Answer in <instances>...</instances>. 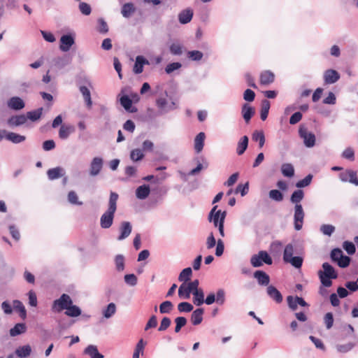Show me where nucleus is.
I'll return each mask as SVG.
<instances>
[{
	"mask_svg": "<svg viewBox=\"0 0 358 358\" xmlns=\"http://www.w3.org/2000/svg\"><path fill=\"white\" fill-rule=\"evenodd\" d=\"M124 280L126 284L129 286H136L137 285L138 279L134 274H127L124 277Z\"/></svg>",
	"mask_w": 358,
	"mask_h": 358,
	"instance_id": "obj_54",
	"label": "nucleus"
},
{
	"mask_svg": "<svg viewBox=\"0 0 358 358\" xmlns=\"http://www.w3.org/2000/svg\"><path fill=\"white\" fill-rule=\"evenodd\" d=\"M13 308L20 313V315L22 319L27 316L26 309L22 303L18 300L13 301Z\"/></svg>",
	"mask_w": 358,
	"mask_h": 358,
	"instance_id": "obj_44",
	"label": "nucleus"
},
{
	"mask_svg": "<svg viewBox=\"0 0 358 358\" xmlns=\"http://www.w3.org/2000/svg\"><path fill=\"white\" fill-rule=\"evenodd\" d=\"M269 109H270V102L266 99L263 100L262 103L261 113H260L261 119L263 121H264L267 118L268 112H269Z\"/></svg>",
	"mask_w": 358,
	"mask_h": 358,
	"instance_id": "obj_42",
	"label": "nucleus"
},
{
	"mask_svg": "<svg viewBox=\"0 0 358 358\" xmlns=\"http://www.w3.org/2000/svg\"><path fill=\"white\" fill-rule=\"evenodd\" d=\"M170 52L174 55H180L182 53V47L178 43H172L170 46Z\"/></svg>",
	"mask_w": 358,
	"mask_h": 358,
	"instance_id": "obj_55",
	"label": "nucleus"
},
{
	"mask_svg": "<svg viewBox=\"0 0 358 358\" xmlns=\"http://www.w3.org/2000/svg\"><path fill=\"white\" fill-rule=\"evenodd\" d=\"M295 253L294 246L292 244H287L283 252V261L286 263L290 264L292 266L296 268L301 267L303 264V258L299 256L294 257Z\"/></svg>",
	"mask_w": 358,
	"mask_h": 358,
	"instance_id": "obj_3",
	"label": "nucleus"
},
{
	"mask_svg": "<svg viewBox=\"0 0 358 358\" xmlns=\"http://www.w3.org/2000/svg\"><path fill=\"white\" fill-rule=\"evenodd\" d=\"M205 137V134L203 132H200L194 138V149L197 153H199L203 150Z\"/></svg>",
	"mask_w": 358,
	"mask_h": 358,
	"instance_id": "obj_24",
	"label": "nucleus"
},
{
	"mask_svg": "<svg viewBox=\"0 0 358 358\" xmlns=\"http://www.w3.org/2000/svg\"><path fill=\"white\" fill-rule=\"evenodd\" d=\"M173 308V305L170 301H165L159 306V312L162 314L170 313Z\"/></svg>",
	"mask_w": 358,
	"mask_h": 358,
	"instance_id": "obj_47",
	"label": "nucleus"
},
{
	"mask_svg": "<svg viewBox=\"0 0 358 358\" xmlns=\"http://www.w3.org/2000/svg\"><path fill=\"white\" fill-rule=\"evenodd\" d=\"M269 197L275 201H281L283 199L282 194L278 189H272L269 192Z\"/></svg>",
	"mask_w": 358,
	"mask_h": 358,
	"instance_id": "obj_57",
	"label": "nucleus"
},
{
	"mask_svg": "<svg viewBox=\"0 0 358 358\" xmlns=\"http://www.w3.org/2000/svg\"><path fill=\"white\" fill-rule=\"evenodd\" d=\"M145 345L146 343H145L142 338L138 341L136 345L134 352L133 354V358H139L140 354H143V350Z\"/></svg>",
	"mask_w": 358,
	"mask_h": 358,
	"instance_id": "obj_45",
	"label": "nucleus"
},
{
	"mask_svg": "<svg viewBox=\"0 0 358 358\" xmlns=\"http://www.w3.org/2000/svg\"><path fill=\"white\" fill-rule=\"evenodd\" d=\"M249 190V184L248 182L245 183L244 185L239 184L236 189H235V193H240L242 196L246 195Z\"/></svg>",
	"mask_w": 358,
	"mask_h": 358,
	"instance_id": "obj_58",
	"label": "nucleus"
},
{
	"mask_svg": "<svg viewBox=\"0 0 358 358\" xmlns=\"http://www.w3.org/2000/svg\"><path fill=\"white\" fill-rule=\"evenodd\" d=\"M273 261L267 252L262 250L258 254L253 255L250 259V263L254 267H260L265 263L271 265Z\"/></svg>",
	"mask_w": 358,
	"mask_h": 358,
	"instance_id": "obj_5",
	"label": "nucleus"
},
{
	"mask_svg": "<svg viewBox=\"0 0 358 358\" xmlns=\"http://www.w3.org/2000/svg\"><path fill=\"white\" fill-rule=\"evenodd\" d=\"M193 308V306L188 302H181L178 305V310L180 313H189Z\"/></svg>",
	"mask_w": 358,
	"mask_h": 358,
	"instance_id": "obj_52",
	"label": "nucleus"
},
{
	"mask_svg": "<svg viewBox=\"0 0 358 358\" xmlns=\"http://www.w3.org/2000/svg\"><path fill=\"white\" fill-rule=\"evenodd\" d=\"M6 138L13 143H20L25 140V136L14 132H8Z\"/></svg>",
	"mask_w": 358,
	"mask_h": 358,
	"instance_id": "obj_35",
	"label": "nucleus"
},
{
	"mask_svg": "<svg viewBox=\"0 0 358 358\" xmlns=\"http://www.w3.org/2000/svg\"><path fill=\"white\" fill-rule=\"evenodd\" d=\"M74 43L75 40L71 35H63L60 38L59 48L63 52H67Z\"/></svg>",
	"mask_w": 358,
	"mask_h": 358,
	"instance_id": "obj_11",
	"label": "nucleus"
},
{
	"mask_svg": "<svg viewBox=\"0 0 358 358\" xmlns=\"http://www.w3.org/2000/svg\"><path fill=\"white\" fill-rule=\"evenodd\" d=\"M192 10L190 9H185L178 14V20L181 24H185L189 22L192 20Z\"/></svg>",
	"mask_w": 358,
	"mask_h": 358,
	"instance_id": "obj_23",
	"label": "nucleus"
},
{
	"mask_svg": "<svg viewBox=\"0 0 358 358\" xmlns=\"http://www.w3.org/2000/svg\"><path fill=\"white\" fill-rule=\"evenodd\" d=\"M8 107L15 110H19L24 107L23 100L18 96H13L10 98L7 103Z\"/></svg>",
	"mask_w": 358,
	"mask_h": 358,
	"instance_id": "obj_15",
	"label": "nucleus"
},
{
	"mask_svg": "<svg viewBox=\"0 0 358 358\" xmlns=\"http://www.w3.org/2000/svg\"><path fill=\"white\" fill-rule=\"evenodd\" d=\"M312 179H313V176L311 174H308L303 179L299 180L296 182V186L298 188H302V187H307L310 184Z\"/></svg>",
	"mask_w": 358,
	"mask_h": 358,
	"instance_id": "obj_53",
	"label": "nucleus"
},
{
	"mask_svg": "<svg viewBox=\"0 0 358 358\" xmlns=\"http://www.w3.org/2000/svg\"><path fill=\"white\" fill-rule=\"evenodd\" d=\"M150 192V188L147 185H143L139 186L136 190V196L138 199H146Z\"/></svg>",
	"mask_w": 358,
	"mask_h": 358,
	"instance_id": "obj_22",
	"label": "nucleus"
},
{
	"mask_svg": "<svg viewBox=\"0 0 358 358\" xmlns=\"http://www.w3.org/2000/svg\"><path fill=\"white\" fill-rule=\"evenodd\" d=\"M320 231L324 235L330 236L335 231V227L331 224H322Z\"/></svg>",
	"mask_w": 358,
	"mask_h": 358,
	"instance_id": "obj_56",
	"label": "nucleus"
},
{
	"mask_svg": "<svg viewBox=\"0 0 358 358\" xmlns=\"http://www.w3.org/2000/svg\"><path fill=\"white\" fill-rule=\"evenodd\" d=\"M80 92L82 94L87 107L90 108L92 106V101L89 89L86 86H81L80 87Z\"/></svg>",
	"mask_w": 358,
	"mask_h": 358,
	"instance_id": "obj_33",
	"label": "nucleus"
},
{
	"mask_svg": "<svg viewBox=\"0 0 358 358\" xmlns=\"http://www.w3.org/2000/svg\"><path fill=\"white\" fill-rule=\"evenodd\" d=\"M215 301L220 304L222 305L225 302V291L223 289H219L217 291L215 295Z\"/></svg>",
	"mask_w": 358,
	"mask_h": 358,
	"instance_id": "obj_59",
	"label": "nucleus"
},
{
	"mask_svg": "<svg viewBox=\"0 0 358 358\" xmlns=\"http://www.w3.org/2000/svg\"><path fill=\"white\" fill-rule=\"evenodd\" d=\"M144 157L143 150L137 148L131 151L130 158L133 162H138L141 160Z\"/></svg>",
	"mask_w": 358,
	"mask_h": 358,
	"instance_id": "obj_49",
	"label": "nucleus"
},
{
	"mask_svg": "<svg viewBox=\"0 0 358 358\" xmlns=\"http://www.w3.org/2000/svg\"><path fill=\"white\" fill-rule=\"evenodd\" d=\"M43 108H40L37 110L29 111L27 113V119H29L31 121L38 120L42 115Z\"/></svg>",
	"mask_w": 358,
	"mask_h": 358,
	"instance_id": "obj_50",
	"label": "nucleus"
},
{
	"mask_svg": "<svg viewBox=\"0 0 358 358\" xmlns=\"http://www.w3.org/2000/svg\"><path fill=\"white\" fill-rule=\"evenodd\" d=\"M65 314L69 317H78L80 315L81 310L78 306L73 305L72 303L71 305L68 306V308L65 311Z\"/></svg>",
	"mask_w": 358,
	"mask_h": 358,
	"instance_id": "obj_37",
	"label": "nucleus"
},
{
	"mask_svg": "<svg viewBox=\"0 0 358 358\" xmlns=\"http://www.w3.org/2000/svg\"><path fill=\"white\" fill-rule=\"evenodd\" d=\"M131 224L129 222H123L121 224L120 231V235L117 238L119 241H122L127 238L131 232Z\"/></svg>",
	"mask_w": 358,
	"mask_h": 358,
	"instance_id": "obj_17",
	"label": "nucleus"
},
{
	"mask_svg": "<svg viewBox=\"0 0 358 358\" xmlns=\"http://www.w3.org/2000/svg\"><path fill=\"white\" fill-rule=\"evenodd\" d=\"M343 252L341 249L335 248L331 252V258L332 261L337 262L343 256Z\"/></svg>",
	"mask_w": 358,
	"mask_h": 358,
	"instance_id": "obj_63",
	"label": "nucleus"
},
{
	"mask_svg": "<svg viewBox=\"0 0 358 358\" xmlns=\"http://www.w3.org/2000/svg\"><path fill=\"white\" fill-rule=\"evenodd\" d=\"M254 278L261 286H268L270 282L269 275L263 271H256L254 273Z\"/></svg>",
	"mask_w": 358,
	"mask_h": 358,
	"instance_id": "obj_14",
	"label": "nucleus"
},
{
	"mask_svg": "<svg viewBox=\"0 0 358 358\" xmlns=\"http://www.w3.org/2000/svg\"><path fill=\"white\" fill-rule=\"evenodd\" d=\"M167 96L168 94L165 92L164 94H162L156 99V106L161 114L166 113L177 108L176 102L171 98L167 99Z\"/></svg>",
	"mask_w": 358,
	"mask_h": 358,
	"instance_id": "obj_4",
	"label": "nucleus"
},
{
	"mask_svg": "<svg viewBox=\"0 0 358 358\" xmlns=\"http://www.w3.org/2000/svg\"><path fill=\"white\" fill-rule=\"evenodd\" d=\"M27 122L24 115H14L8 120V124L11 127H17L24 124Z\"/></svg>",
	"mask_w": 358,
	"mask_h": 358,
	"instance_id": "obj_20",
	"label": "nucleus"
},
{
	"mask_svg": "<svg viewBox=\"0 0 358 358\" xmlns=\"http://www.w3.org/2000/svg\"><path fill=\"white\" fill-rule=\"evenodd\" d=\"M145 64H148V62L143 56H137L134 66V72L136 74L142 73Z\"/></svg>",
	"mask_w": 358,
	"mask_h": 358,
	"instance_id": "obj_25",
	"label": "nucleus"
},
{
	"mask_svg": "<svg viewBox=\"0 0 358 358\" xmlns=\"http://www.w3.org/2000/svg\"><path fill=\"white\" fill-rule=\"evenodd\" d=\"M193 302L196 306H201L204 303V294L202 289L194 292L193 294Z\"/></svg>",
	"mask_w": 358,
	"mask_h": 358,
	"instance_id": "obj_38",
	"label": "nucleus"
},
{
	"mask_svg": "<svg viewBox=\"0 0 358 358\" xmlns=\"http://www.w3.org/2000/svg\"><path fill=\"white\" fill-rule=\"evenodd\" d=\"M248 145V138L246 136H243L238 143L236 152L238 155H243Z\"/></svg>",
	"mask_w": 358,
	"mask_h": 358,
	"instance_id": "obj_31",
	"label": "nucleus"
},
{
	"mask_svg": "<svg viewBox=\"0 0 358 358\" xmlns=\"http://www.w3.org/2000/svg\"><path fill=\"white\" fill-rule=\"evenodd\" d=\"M217 206H215L209 213L208 215V220L212 222L215 227H217L218 224H220V220L223 215L225 213L227 215L226 211H222L221 210H217Z\"/></svg>",
	"mask_w": 358,
	"mask_h": 358,
	"instance_id": "obj_10",
	"label": "nucleus"
},
{
	"mask_svg": "<svg viewBox=\"0 0 358 358\" xmlns=\"http://www.w3.org/2000/svg\"><path fill=\"white\" fill-rule=\"evenodd\" d=\"M192 275V270L190 267L184 268L179 274L178 280L182 283L187 282Z\"/></svg>",
	"mask_w": 358,
	"mask_h": 358,
	"instance_id": "obj_34",
	"label": "nucleus"
},
{
	"mask_svg": "<svg viewBox=\"0 0 358 358\" xmlns=\"http://www.w3.org/2000/svg\"><path fill=\"white\" fill-rule=\"evenodd\" d=\"M79 10L81 12L82 14L85 15H89L91 12L92 9L90 6L85 3V2H80L79 4Z\"/></svg>",
	"mask_w": 358,
	"mask_h": 358,
	"instance_id": "obj_61",
	"label": "nucleus"
},
{
	"mask_svg": "<svg viewBox=\"0 0 358 358\" xmlns=\"http://www.w3.org/2000/svg\"><path fill=\"white\" fill-rule=\"evenodd\" d=\"M85 354L90 358H103V355L99 352L98 348L94 345H88L84 350Z\"/></svg>",
	"mask_w": 358,
	"mask_h": 358,
	"instance_id": "obj_26",
	"label": "nucleus"
},
{
	"mask_svg": "<svg viewBox=\"0 0 358 358\" xmlns=\"http://www.w3.org/2000/svg\"><path fill=\"white\" fill-rule=\"evenodd\" d=\"M287 301L288 306L292 310H295L297 308L298 305H300L301 306H308L307 303L303 300V299L299 296L294 297L292 296H288L287 297Z\"/></svg>",
	"mask_w": 358,
	"mask_h": 358,
	"instance_id": "obj_12",
	"label": "nucleus"
},
{
	"mask_svg": "<svg viewBox=\"0 0 358 358\" xmlns=\"http://www.w3.org/2000/svg\"><path fill=\"white\" fill-rule=\"evenodd\" d=\"M266 292L268 296L276 303H280L282 301L281 293L273 285H268L266 288Z\"/></svg>",
	"mask_w": 358,
	"mask_h": 358,
	"instance_id": "obj_16",
	"label": "nucleus"
},
{
	"mask_svg": "<svg viewBox=\"0 0 358 358\" xmlns=\"http://www.w3.org/2000/svg\"><path fill=\"white\" fill-rule=\"evenodd\" d=\"M241 113L246 123H248L255 114V109L248 103H245L242 106Z\"/></svg>",
	"mask_w": 358,
	"mask_h": 358,
	"instance_id": "obj_18",
	"label": "nucleus"
},
{
	"mask_svg": "<svg viewBox=\"0 0 358 358\" xmlns=\"http://www.w3.org/2000/svg\"><path fill=\"white\" fill-rule=\"evenodd\" d=\"M65 174V171L62 167H56L50 169L48 171L47 175L50 180H55L62 177Z\"/></svg>",
	"mask_w": 358,
	"mask_h": 358,
	"instance_id": "obj_21",
	"label": "nucleus"
},
{
	"mask_svg": "<svg viewBox=\"0 0 358 358\" xmlns=\"http://www.w3.org/2000/svg\"><path fill=\"white\" fill-rule=\"evenodd\" d=\"M188 57L193 61H199L203 57V53L199 50L189 51Z\"/></svg>",
	"mask_w": 358,
	"mask_h": 358,
	"instance_id": "obj_60",
	"label": "nucleus"
},
{
	"mask_svg": "<svg viewBox=\"0 0 358 358\" xmlns=\"http://www.w3.org/2000/svg\"><path fill=\"white\" fill-rule=\"evenodd\" d=\"M252 140L259 142V146L262 148L265 143V136L262 131H255L252 134Z\"/></svg>",
	"mask_w": 358,
	"mask_h": 358,
	"instance_id": "obj_46",
	"label": "nucleus"
},
{
	"mask_svg": "<svg viewBox=\"0 0 358 358\" xmlns=\"http://www.w3.org/2000/svg\"><path fill=\"white\" fill-rule=\"evenodd\" d=\"M118 196L117 193L113 192H110L108 208L100 218V225L101 228L108 229L113 224L114 215L117 209Z\"/></svg>",
	"mask_w": 358,
	"mask_h": 358,
	"instance_id": "obj_1",
	"label": "nucleus"
},
{
	"mask_svg": "<svg viewBox=\"0 0 358 358\" xmlns=\"http://www.w3.org/2000/svg\"><path fill=\"white\" fill-rule=\"evenodd\" d=\"M304 212L301 205H295L294 206V229L296 231H299L301 229L303 218H304Z\"/></svg>",
	"mask_w": 358,
	"mask_h": 358,
	"instance_id": "obj_8",
	"label": "nucleus"
},
{
	"mask_svg": "<svg viewBox=\"0 0 358 358\" xmlns=\"http://www.w3.org/2000/svg\"><path fill=\"white\" fill-rule=\"evenodd\" d=\"M191 294H192V290L187 282L182 283L179 287L178 296L180 299H188Z\"/></svg>",
	"mask_w": 358,
	"mask_h": 358,
	"instance_id": "obj_19",
	"label": "nucleus"
},
{
	"mask_svg": "<svg viewBox=\"0 0 358 358\" xmlns=\"http://www.w3.org/2000/svg\"><path fill=\"white\" fill-rule=\"evenodd\" d=\"M282 174L285 177L291 178L294 175V169L292 164L286 163L281 166Z\"/></svg>",
	"mask_w": 358,
	"mask_h": 358,
	"instance_id": "obj_36",
	"label": "nucleus"
},
{
	"mask_svg": "<svg viewBox=\"0 0 358 358\" xmlns=\"http://www.w3.org/2000/svg\"><path fill=\"white\" fill-rule=\"evenodd\" d=\"M135 10L132 3H126L122 7L121 13L124 17L129 18L135 12Z\"/></svg>",
	"mask_w": 358,
	"mask_h": 358,
	"instance_id": "obj_28",
	"label": "nucleus"
},
{
	"mask_svg": "<svg viewBox=\"0 0 358 358\" xmlns=\"http://www.w3.org/2000/svg\"><path fill=\"white\" fill-rule=\"evenodd\" d=\"M72 300L71 297L63 294L58 299L54 301L52 306V310L55 313H59L63 310H66L69 305H71Z\"/></svg>",
	"mask_w": 358,
	"mask_h": 358,
	"instance_id": "obj_6",
	"label": "nucleus"
},
{
	"mask_svg": "<svg viewBox=\"0 0 358 358\" xmlns=\"http://www.w3.org/2000/svg\"><path fill=\"white\" fill-rule=\"evenodd\" d=\"M26 331V326L23 323L16 324L13 328L10 330V335L11 336H16L24 333Z\"/></svg>",
	"mask_w": 358,
	"mask_h": 358,
	"instance_id": "obj_41",
	"label": "nucleus"
},
{
	"mask_svg": "<svg viewBox=\"0 0 358 358\" xmlns=\"http://www.w3.org/2000/svg\"><path fill=\"white\" fill-rule=\"evenodd\" d=\"M304 193L303 190L298 189L294 191L290 197V201L292 203H295V205H301L300 202L303 199Z\"/></svg>",
	"mask_w": 358,
	"mask_h": 358,
	"instance_id": "obj_39",
	"label": "nucleus"
},
{
	"mask_svg": "<svg viewBox=\"0 0 358 358\" xmlns=\"http://www.w3.org/2000/svg\"><path fill=\"white\" fill-rule=\"evenodd\" d=\"M175 332L178 333L180 329L187 324V319L185 317H178L175 319Z\"/></svg>",
	"mask_w": 358,
	"mask_h": 358,
	"instance_id": "obj_51",
	"label": "nucleus"
},
{
	"mask_svg": "<svg viewBox=\"0 0 358 358\" xmlns=\"http://www.w3.org/2000/svg\"><path fill=\"white\" fill-rule=\"evenodd\" d=\"M275 76L274 74L269 71H266L262 73L260 76V82L262 85H268L272 83L274 81Z\"/></svg>",
	"mask_w": 358,
	"mask_h": 358,
	"instance_id": "obj_29",
	"label": "nucleus"
},
{
	"mask_svg": "<svg viewBox=\"0 0 358 358\" xmlns=\"http://www.w3.org/2000/svg\"><path fill=\"white\" fill-rule=\"evenodd\" d=\"M116 313V306L114 303H110L106 308L102 310L103 316L106 319H109Z\"/></svg>",
	"mask_w": 358,
	"mask_h": 358,
	"instance_id": "obj_32",
	"label": "nucleus"
},
{
	"mask_svg": "<svg viewBox=\"0 0 358 358\" xmlns=\"http://www.w3.org/2000/svg\"><path fill=\"white\" fill-rule=\"evenodd\" d=\"M203 308H197L191 315V322L194 325H198L201 323L203 320Z\"/></svg>",
	"mask_w": 358,
	"mask_h": 358,
	"instance_id": "obj_27",
	"label": "nucleus"
},
{
	"mask_svg": "<svg viewBox=\"0 0 358 358\" xmlns=\"http://www.w3.org/2000/svg\"><path fill=\"white\" fill-rule=\"evenodd\" d=\"M115 268L117 271L124 269V257L122 255H117L115 257Z\"/></svg>",
	"mask_w": 358,
	"mask_h": 358,
	"instance_id": "obj_48",
	"label": "nucleus"
},
{
	"mask_svg": "<svg viewBox=\"0 0 358 358\" xmlns=\"http://www.w3.org/2000/svg\"><path fill=\"white\" fill-rule=\"evenodd\" d=\"M299 136L303 139V143L307 148H313L315 145V136L309 131L306 127L301 125L299 129Z\"/></svg>",
	"mask_w": 358,
	"mask_h": 358,
	"instance_id": "obj_7",
	"label": "nucleus"
},
{
	"mask_svg": "<svg viewBox=\"0 0 358 358\" xmlns=\"http://www.w3.org/2000/svg\"><path fill=\"white\" fill-rule=\"evenodd\" d=\"M73 131L74 128L72 126H62L59 131V136L61 138L66 139Z\"/></svg>",
	"mask_w": 358,
	"mask_h": 358,
	"instance_id": "obj_40",
	"label": "nucleus"
},
{
	"mask_svg": "<svg viewBox=\"0 0 358 358\" xmlns=\"http://www.w3.org/2000/svg\"><path fill=\"white\" fill-rule=\"evenodd\" d=\"M324 271H319L318 275L321 283L326 287H329L332 285L331 279H336L338 277L334 267L327 262L322 264Z\"/></svg>",
	"mask_w": 358,
	"mask_h": 358,
	"instance_id": "obj_2",
	"label": "nucleus"
},
{
	"mask_svg": "<svg viewBox=\"0 0 358 358\" xmlns=\"http://www.w3.org/2000/svg\"><path fill=\"white\" fill-rule=\"evenodd\" d=\"M31 348L29 345L19 347L15 350L16 355L20 358H25L30 355Z\"/></svg>",
	"mask_w": 358,
	"mask_h": 358,
	"instance_id": "obj_30",
	"label": "nucleus"
},
{
	"mask_svg": "<svg viewBox=\"0 0 358 358\" xmlns=\"http://www.w3.org/2000/svg\"><path fill=\"white\" fill-rule=\"evenodd\" d=\"M120 102L122 106L127 111L134 112L131 110L132 106V101L127 95H123L120 99Z\"/></svg>",
	"mask_w": 358,
	"mask_h": 358,
	"instance_id": "obj_43",
	"label": "nucleus"
},
{
	"mask_svg": "<svg viewBox=\"0 0 358 358\" xmlns=\"http://www.w3.org/2000/svg\"><path fill=\"white\" fill-rule=\"evenodd\" d=\"M103 159L99 157H94L90 165V175L96 176L101 172L103 167Z\"/></svg>",
	"mask_w": 358,
	"mask_h": 358,
	"instance_id": "obj_9",
	"label": "nucleus"
},
{
	"mask_svg": "<svg viewBox=\"0 0 358 358\" xmlns=\"http://www.w3.org/2000/svg\"><path fill=\"white\" fill-rule=\"evenodd\" d=\"M343 246L348 254L353 255L355 252V246L352 242L345 241Z\"/></svg>",
	"mask_w": 358,
	"mask_h": 358,
	"instance_id": "obj_64",
	"label": "nucleus"
},
{
	"mask_svg": "<svg viewBox=\"0 0 358 358\" xmlns=\"http://www.w3.org/2000/svg\"><path fill=\"white\" fill-rule=\"evenodd\" d=\"M340 78L339 73L333 69H328L324 73V83L327 84H333L337 82Z\"/></svg>",
	"mask_w": 358,
	"mask_h": 358,
	"instance_id": "obj_13",
	"label": "nucleus"
},
{
	"mask_svg": "<svg viewBox=\"0 0 358 358\" xmlns=\"http://www.w3.org/2000/svg\"><path fill=\"white\" fill-rule=\"evenodd\" d=\"M68 200L72 204H76V205H79V206L83 204L82 202L78 201V196L74 191H71L69 192Z\"/></svg>",
	"mask_w": 358,
	"mask_h": 358,
	"instance_id": "obj_62",
	"label": "nucleus"
}]
</instances>
